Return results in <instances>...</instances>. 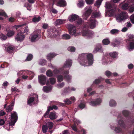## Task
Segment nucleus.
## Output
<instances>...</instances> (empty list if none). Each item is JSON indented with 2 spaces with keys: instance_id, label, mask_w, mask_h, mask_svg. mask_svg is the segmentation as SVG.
Returning <instances> with one entry per match:
<instances>
[{
  "instance_id": "obj_60",
  "label": "nucleus",
  "mask_w": 134,
  "mask_h": 134,
  "mask_svg": "<svg viewBox=\"0 0 134 134\" xmlns=\"http://www.w3.org/2000/svg\"><path fill=\"white\" fill-rule=\"evenodd\" d=\"M0 15L3 16L5 17L7 16L6 13L4 12H0Z\"/></svg>"
},
{
  "instance_id": "obj_16",
  "label": "nucleus",
  "mask_w": 134,
  "mask_h": 134,
  "mask_svg": "<svg viewBox=\"0 0 134 134\" xmlns=\"http://www.w3.org/2000/svg\"><path fill=\"white\" fill-rule=\"evenodd\" d=\"M73 121L74 122V124L71 126V128L74 131H77V130L76 124H77L78 125L81 123V121L75 118L73 119Z\"/></svg>"
},
{
  "instance_id": "obj_11",
  "label": "nucleus",
  "mask_w": 134,
  "mask_h": 134,
  "mask_svg": "<svg viewBox=\"0 0 134 134\" xmlns=\"http://www.w3.org/2000/svg\"><path fill=\"white\" fill-rule=\"evenodd\" d=\"M85 28L92 29V15L91 16L90 20L84 25L83 28L84 29Z\"/></svg>"
},
{
  "instance_id": "obj_62",
  "label": "nucleus",
  "mask_w": 134,
  "mask_h": 134,
  "mask_svg": "<svg viewBox=\"0 0 134 134\" xmlns=\"http://www.w3.org/2000/svg\"><path fill=\"white\" fill-rule=\"evenodd\" d=\"M134 94V90L132 92L129 93V97H133V100H134V97L133 96V95Z\"/></svg>"
},
{
  "instance_id": "obj_61",
  "label": "nucleus",
  "mask_w": 134,
  "mask_h": 134,
  "mask_svg": "<svg viewBox=\"0 0 134 134\" xmlns=\"http://www.w3.org/2000/svg\"><path fill=\"white\" fill-rule=\"evenodd\" d=\"M21 15V13L19 12H18L16 13V16L17 18H19L20 17Z\"/></svg>"
},
{
  "instance_id": "obj_36",
  "label": "nucleus",
  "mask_w": 134,
  "mask_h": 134,
  "mask_svg": "<svg viewBox=\"0 0 134 134\" xmlns=\"http://www.w3.org/2000/svg\"><path fill=\"white\" fill-rule=\"evenodd\" d=\"M102 43L103 45H107L110 43V41L108 39H104L102 41Z\"/></svg>"
},
{
  "instance_id": "obj_28",
  "label": "nucleus",
  "mask_w": 134,
  "mask_h": 134,
  "mask_svg": "<svg viewBox=\"0 0 134 134\" xmlns=\"http://www.w3.org/2000/svg\"><path fill=\"white\" fill-rule=\"evenodd\" d=\"M63 68H62L59 69H55L53 71V72L55 74H57L61 73V72L63 71Z\"/></svg>"
},
{
  "instance_id": "obj_41",
  "label": "nucleus",
  "mask_w": 134,
  "mask_h": 134,
  "mask_svg": "<svg viewBox=\"0 0 134 134\" xmlns=\"http://www.w3.org/2000/svg\"><path fill=\"white\" fill-rule=\"evenodd\" d=\"M67 49L70 52H74L75 51V48L74 47L70 46L68 47Z\"/></svg>"
},
{
  "instance_id": "obj_25",
  "label": "nucleus",
  "mask_w": 134,
  "mask_h": 134,
  "mask_svg": "<svg viewBox=\"0 0 134 134\" xmlns=\"http://www.w3.org/2000/svg\"><path fill=\"white\" fill-rule=\"evenodd\" d=\"M118 53L115 52H111L109 53V56L114 58H116L118 57Z\"/></svg>"
},
{
  "instance_id": "obj_34",
  "label": "nucleus",
  "mask_w": 134,
  "mask_h": 134,
  "mask_svg": "<svg viewBox=\"0 0 134 134\" xmlns=\"http://www.w3.org/2000/svg\"><path fill=\"white\" fill-rule=\"evenodd\" d=\"M7 51L9 53H11L14 51V48L13 46H9L7 47Z\"/></svg>"
},
{
  "instance_id": "obj_20",
  "label": "nucleus",
  "mask_w": 134,
  "mask_h": 134,
  "mask_svg": "<svg viewBox=\"0 0 134 134\" xmlns=\"http://www.w3.org/2000/svg\"><path fill=\"white\" fill-rule=\"evenodd\" d=\"M72 60L68 59L66 60L65 63L64 64V67H70L72 65Z\"/></svg>"
},
{
  "instance_id": "obj_29",
  "label": "nucleus",
  "mask_w": 134,
  "mask_h": 134,
  "mask_svg": "<svg viewBox=\"0 0 134 134\" xmlns=\"http://www.w3.org/2000/svg\"><path fill=\"white\" fill-rule=\"evenodd\" d=\"M53 73L51 70L49 69L47 71L46 75L48 77H51L53 75Z\"/></svg>"
},
{
  "instance_id": "obj_26",
  "label": "nucleus",
  "mask_w": 134,
  "mask_h": 134,
  "mask_svg": "<svg viewBox=\"0 0 134 134\" xmlns=\"http://www.w3.org/2000/svg\"><path fill=\"white\" fill-rule=\"evenodd\" d=\"M14 102H13L7 108L6 111L7 112L11 111L13 109V107L14 104Z\"/></svg>"
},
{
  "instance_id": "obj_22",
  "label": "nucleus",
  "mask_w": 134,
  "mask_h": 134,
  "mask_svg": "<svg viewBox=\"0 0 134 134\" xmlns=\"http://www.w3.org/2000/svg\"><path fill=\"white\" fill-rule=\"evenodd\" d=\"M52 86L50 85L49 86H44L43 87V90L45 92H48L51 90L52 88Z\"/></svg>"
},
{
  "instance_id": "obj_23",
  "label": "nucleus",
  "mask_w": 134,
  "mask_h": 134,
  "mask_svg": "<svg viewBox=\"0 0 134 134\" xmlns=\"http://www.w3.org/2000/svg\"><path fill=\"white\" fill-rule=\"evenodd\" d=\"M56 55L54 53H50L48 54L47 56V59L49 61H51V59L53 58Z\"/></svg>"
},
{
  "instance_id": "obj_3",
  "label": "nucleus",
  "mask_w": 134,
  "mask_h": 134,
  "mask_svg": "<svg viewBox=\"0 0 134 134\" xmlns=\"http://www.w3.org/2000/svg\"><path fill=\"white\" fill-rule=\"evenodd\" d=\"M106 7L108 9L107 11L105 12L107 14H108L110 16H112L115 15L117 12L116 6L114 3H106Z\"/></svg>"
},
{
  "instance_id": "obj_43",
  "label": "nucleus",
  "mask_w": 134,
  "mask_h": 134,
  "mask_svg": "<svg viewBox=\"0 0 134 134\" xmlns=\"http://www.w3.org/2000/svg\"><path fill=\"white\" fill-rule=\"evenodd\" d=\"M64 23V22L63 20L61 19H58L56 20V24L57 25H59Z\"/></svg>"
},
{
  "instance_id": "obj_1",
  "label": "nucleus",
  "mask_w": 134,
  "mask_h": 134,
  "mask_svg": "<svg viewBox=\"0 0 134 134\" xmlns=\"http://www.w3.org/2000/svg\"><path fill=\"white\" fill-rule=\"evenodd\" d=\"M78 61L80 64L84 66H88L92 64V54L83 53L79 57Z\"/></svg>"
},
{
  "instance_id": "obj_49",
  "label": "nucleus",
  "mask_w": 134,
  "mask_h": 134,
  "mask_svg": "<svg viewBox=\"0 0 134 134\" xmlns=\"http://www.w3.org/2000/svg\"><path fill=\"white\" fill-rule=\"evenodd\" d=\"M97 21L94 19H93V29L94 28L97 23Z\"/></svg>"
},
{
  "instance_id": "obj_39",
  "label": "nucleus",
  "mask_w": 134,
  "mask_h": 134,
  "mask_svg": "<svg viewBox=\"0 0 134 134\" xmlns=\"http://www.w3.org/2000/svg\"><path fill=\"white\" fill-rule=\"evenodd\" d=\"M49 80L50 83L52 85L54 84L56 81V79L54 77L50 78H49Z\"/></svg>"
},
{
  "instance_id": "obj_14",
  "label": "nucleus",
  "mask_w": 134,
  "mask_h": 134,
  "mask_svg": "<svg viewBox=\"0 0 134 134\" xmlns=\"http://www.w3.org/2000/svg\"><path fill=\"white\" fill-rule=\"evenodd\" d=\"M92 12L91 9H88L82 15L83 19L87 20V18L90 16Z\"/></svg>"
},
{
  "instance_id": "obj_45",
  "label": "nucleus",
  "mask_w": 134,
  "mask_h": 134,
  "mask_svg": "<svg viewBox=\"0 0 134 134\" xmlns=\"http://www.w3.org/2000/svg\"><path fill=\"white\" fill-rule=\"evenodd\" d=\"M70 36L67 34H63L62 36V38L65 39H68L70 38Z\"/></svg>"
},
{
  "instance_id": "obj_33",
  "label": "nucleus",
  "mask_w": 134,
  "mask_h": 134,
  "mask_svg": "<svg viewBox=\"0 0 134 134\" xmlns=\"http://www.w3.org/2000/svg\"><path fill=\"white\" fill-rule=\"evenodd\" d=\"M84 1L82 0L79 1V3L77 4V5L79 8H81L83 7L84 6Z\"/></svg>"
},
{
  "instance_id": "obj_55",
  "label": "nucleus",
  "mask_w": 134,
  "mask_h": 134,
  "mask_svg": "<svg viewBox=\"0 0 134 134\" xmlns=\"http://www.w3.org/2000/svg\"><path fill=\"white\" fill-rule=\"evenodd\" d=\"M85 107V103H81L79 105V107L81 109H82Z\"/></svg>"
},
{
  "instance_id": "obj_44",
  "label": "nucleus",
  "mask_w": 134,
  "mask_h": 134,
  "mask_svg": "<svg viewBox=\"0 0 134 134\" xmlns=\"http://www.w3.org/2000/svg\"><path fill=\"white\" fill-rule=\"evenodd\" d=\"M48 127L47 126L43 125L42 127V131L43 133H46L48 130Z\"/></svg>"
},
{
  "instance_id": "obj_5",
  "label": "nucleus",
  "mask_w": 134,
  "mask_h": 134,
  "mask_svg": "<svg viewBox=\"0 0 134 134\" xmlns=\"http://www.w3.org/2000/svg\"><path fill=\"white\" fill-rule=\"evenodd\" d=\"M69 19L70 21L71 22L77 20V23L78 25L81 24L82 22V19L79 18L77 15L75 14L71 15V17L69 18Z\"/></svg>"
},
{
  "instance_id": "obj_6",
  "label": "nucleus",
  "mask_w": 134,
  "mask_h": 134,
  "mask_svg": "<svg viewBox=\"0 0 134 134\" xmlns=\"http://www.w3.org/2000/svg\"><path fill=\"white\" fill-rule=\"evenodd\" d=\"M17 114L15 112L11 113V121L9 122V126H14L18 119Z\"/></svg>"
},
{
  "instance_id": "obj_9",
  "label": "nucleus",
  "mask_w": 134,
  "mask_h": 134,
  "mask_svg": "<svg viewBox=\"0 0 134 134\" xmlns=\"http://www.w3.org/2000/svg\"><path fill=\"white\" fill-rule=\"evenodd\" d=\"M47 77L43 75H41L38 76L39 82L41 85H44L46 82Z\"/></svg>"
},
{
  "instance_id": "obj_48",
  "label": "nucleus",
  "mask_w": 134,
  "mask_h": 134,
  "mask_svg": "<svg viewBox=\"0 0 134 134\" xmlns=\"http://www.w3.org/2000/svg\"><path fill=\"white\" fill-rule=\"evenodd\" d=\"M119 31V30L117 29H113L111 30L110 32L112 34H118Z\"/></svg>"
},
{
  "instance_id": "obj_13",
  "label": "nucleus",
  "mask_w": 134,
  "mask_h": 134,
  "mask_svg": "<svg viewBox=\"0 0 134 134\" xmlns=\"http://www.w3.org/2000/svg\"><path fill=\"white\" fill-rule=\"evenodd\" d=\"M38 96L36 93H31L29 96L27 100H38Z\"/></svg>"
},
{
  "instance_id": "obj_47",
  "label": "nucleus",
  "mask_w": 134,
  "mask_h": 134,
  "mask_svg": "<svg viewBox=\"0 0 134 134\" xmlns=\"http://www.w3.org/2000/svg\"><path fill=\"white\" fill-rule=\"evenodd\" d=\"M24 6L26 7L27 9L30 11L31 10V5L28 3H26L25 5Z\"/></svg>"
},
{
  "instance_id": "obj_57",
  "label": "nucleus",
  "mask_w": 134,
  "mask_h": 134,
  "mask_svg": "<svg viewBox=\"0 0 134 134\" xmlns=\"http://www.w3.org/2000/svg\"><path fill=\"white\" fill-rule=\"evenodd\" d=\"M115 131L116 133H119L122 130V129L119 127H116L115 129Z\"/></svg>"
},
{
  "instance_id": "obj_51",
  "label": "nucleus",
  "mask_w": 134,
  "mask_h": 134,
  "mask_svg": "<svg viewBox=\"0 0 134 134\" xmlns=\"http://www.w3.org/2000/svg\"><path fill=\"white\" fill-rule=\"evenodd\" d=\"M64 82H62L57 84V87L59 88H62L64 86Z\"/></svg>"
},
{
  "instance_id": "obj_31",
  "label": "nucleus",
  "mask_w": 134,
  "mask_h": 134,
  "mask_svg": "<svg viewBox=\"0 0 134 134\" xmlns=\"http://www.w3.org/2000/svg\"><path fill=\"white\" fill-rule=\"evenodd\" d=\"M57 81L58 82H60L63 81L64 79V76L61 75L58 76L57 77Z\"/></svg>"
},
{
  "instance_id": "obj_12",
  "label": "nucleus",
  "mask_w": 134,
  "mask_h": 134,
  "mask_svg": "<svg viewBox=\"0 0 134 134\" xmlns=\"http://www.w3.org/2000/svg\"><path fill=\"white\" fill-rule=\"evenodd\" d=\"M48 35L51 37H55L57 35V32L54 29H50L48 31Z\"/></svg>"
},
{
  "instance_id": "obj_4",
  "label": "nucleus",
  "mask_w": 134,
  "mask_h": 134,
  "mask_svg": "<svg viewBox=\"0 0 134 134\" xmlns=\"http://www.w3.org/2000/svg\"><path fill=\"white\" fill-rule=\"evenodd\" d=\"M42 32L40 30H37L35 32V34L32 35L31 38V41L34 42L36 41L41 38Z\"/></svg>"
},
{
  "instance_id": "obj_40",
  "label": "nucleus",
  "mask_w": 134,
  "mask_h": 134,
  "mask_svg": "<svg viewBox=\"0 0 134 134\" xmlns=\"http://www.w3.org/2000/svg\"><path fill=\"white\" fill-rule=\"evenodd\" d=\"M100 14V12H93V17L94 16V18H97L99 17Z\"/></svg>"
},
{
  "instance_id": "obj_30",
  "label": "nucleus",
  "mask_w": 134,
  "mask_h": 134,
  "mask_svg": "<svg viewBox=\"0 0 134 134\" xmlns=\"http://www.w3.org/2000/svg\"><path fill=\"white\" fill-rule=\"evenodd\" d=\"M103 80V79L101 77H99L98 79H96L93 83V86L94 84H97L99 83Z\"/></svg>"
},
{
  "instance_id": "obj_17",
  "label": "nucleus",
  "mask_w": 134,
  "mask_h": 134,
  "mask_svg": "<svg viewBox=\"0 0 134 134\" xmlns=\"http://www.w3.org/2000/svg\"><path fill=\"white\" fill-rule=\"evenodd\" d=\"M56 5L60 7H64L66 6V3L64 0H58Z\"/></svg>"
},
{
  "instance_id": "obj_7",
  "label": "nucleus",
  "mask_w": 134,
  "mask_h": 134,
  "mask_svg": "<svg viewBox=\"0 0 134 134\" xmlns=\"http://www.w3.org/2000/svg\"><path fill=\"white\" fill-rule=\"evenodd\" d=\"M127 13L125 12L121 13L116 16V20L118 22L122 21L123 20L127 19Z\"/></svg>"
},
{
  "instance_id": "obj_37",
  "label": "nucleus",
  "mask_w": 134,
  "mask_h": 134,
  "mask_svg": "<svg viewBox=\"0 0 134 134\" xmlns=\"http://www.w3.org/2000/svg\"><path fill=\"white\" fill-rule=\"evenodd\" d=\"M46 126H47L49 129H52L53 126V124L52 122H48L46 124Z\"/></svg>"
},
{
  "instance_id": "obj_18",
  "label": "nucleus",
  "mask_w": 134,
  "mask_h": 134,
  "mask_svg": "<svg viewBox=\"0 0 134 134\" xmlns=\"http://www.w3.org/2000/svg\"><path fill=\"white\" fill-rule=\"evenodd\" d=\"M82 35L83 36H86L88 37H91L92 33L91 31H90L88 29L84 30L82 32Z\"/></svg>"
},
{
  "instance_id": "obj_15",
  "label": "nucleus",
  "mask_w": 134,
  "mask_h": 134,
  "mask_svg": "<svg viewBox=\"0 0 134 134\" xmlns=\"http://www.w3.org/2000/svg\"><path fill=\"white\" fill-rule=\"evenodd\" d=\"M47 110L44 115V116L46 118L47 116L49 114V113L51 110H53V109L57 110L58 109L57 107L55 105H53L52 106H48V107Z\"/></svg>"
},
{
  "instance_id": "obj_53",
  "label": "nucleus",
  "mask_w": 134,
  "mask_h": 134,
  "mask_svg": "<svg viewBox=\"0 0 134 134\" xmlns=\"http://www.w3.org/2000/svg\"><path fill=\"white\" fill-rule=\"evenodd\" d=\"M0 38L2 40H5L7 39V37L5 35L3 34H1L0 35Z\"/></svg>"
},
{
  "instance_id": "obj_8",
  "label": "nucleus",
  "mask_w": 134,
  "mask_h": 134,
  "mask_svg": "<svg viewBox=\"0 0 134 134\" xmlns=\"http://www.w3.org/2000/svg\"><path fill=\"white\" fill-rule=\"evenodd\" d=\"M68 27L69 34L72 35H76V27L71 24H68Z\"/></svg>"
},
{
  "instance_id": "obj_64",
  "label": "nucleus",
  "mask_w": 134,
  "mask_h": 134,
  "mask_svg": "<svg viewBox=\"0 0 134 134\" xmlns=\"http://www.w3.org/2000/svg\"><path fill=\"white\" fill-rule=\"evenodd\" d=\"M51 11L54 14H56L57 13V11L53 8L51 9Z\"/></svg>"
},
{
  "instance_id": "obj_27",
  "label": "nucleus",
  "mask_w": 134,
  "mask_h": 134,
  "mask_svg": "<svg viewBox=\"0 0 134 134\" xmlns=\"http://www.w3.org/2000/svg\"><path fill=\"white\" fill-rule=\"evenodd\" d=\"M15 33V32L14 31L9 30L7 32V36L8 37H11L14 35Z\"/></svg>"
},
{
  "instance_id": "obj_56",
  "label": "nucleus",
  "mask_w": 134,
  "mask_h": 134,
  "mask_svg": "<svg viewBox=\"0 0 134 134\" xmlns=\"http://www.w3.org/2000/svg\"><path fill=\"white\" fill-rule=\"evenodd\" d=\"M94 102H93V106L99 104L101 103V101H94Z\"/></svg>"
},
{
  "instance_id": "obj_50",
  "label": "nucleus",
  "mask_w": 134,
  "mask_h": 134,
  "mask_svg": "<svg viewBox=\"0 0 134 134\" xmlns=\"http://www.w3.org/2000/svg\"><path fill=\"white\" fill-rule=\"evenodd\" d=\"M71 92L70 89L69 87H66L64 89V92L65 93H68Z\"/></svg>"
},
{
  "instance_id": "obj_35",
  "label": "nucleus",
  "mask_w": 134,
  "mask_h": 134,
  "mask_svg": "<svg viewBox=\"0 0 134 134\" xmlns=\"http://www.w3.org/2000/svg\"><path fill=\"white\" fill-rule=\"evenodd\" d=\"M129 8V4L127 3H124L122 4V9L125 10H127Z\"/></svg>"
},
{
  "instance_id": "obj_63",
  "label": "nucleus",
  "mask_w": 134,
  "mask_h": 134,
  "mask_svg": "<svg viewBox=\"0 0 134 134\" xmlns=\"http://www.w3.org/2000/svg\"><path fill=\"white\" fill-rule=\"evenodd\" d=\"M134 65L132 64H130L128 65V67L130 69H132Z\"/></svg>"
},
{
  "instance_id": "obj_59",
  "label": "nucleus",
  "mask_w": 134,
  "mask_h": 134,
  "mask_svg": "<svg viewBox=\"0 0 134 134\" xmlns=\"http://www.w3.org/2000/svg\"><path fill=\"white\" fill-rule=\"evenodd\" d=\"M35 101H28L27 104L30 105H32L35 104Z\"/></svg>"
},
{
  "instance_id": "obj_10",
  "label": "nucleus",
  "mask_w": 134,
  "mask_h": 134,
  "mask_svg": "<svg viewBox=\"0 0 134 134\" xmlns=\"http://www.w3.org/2000/svg\"><path fill=\"white\" fill-rule=\"evenodd\" d=\"M69 73V71L68 70L64 71L63 72V74L64 75V79H66L68 82H69L70 81L72 78L71 76L70 75H68Z\"/></svg>"
},
{
  "instance_id": "obj_58",
  "label": "nucleus",
  "mask_w": 134,
  "mask_h": 134,
  "mask_svg": "<svg viewBox=\"0 0 134 134\" xmlns=\"http://www.w3.org/2000/svg\"><path fill=\"white\" fill-rule=\"evenodd\" d=\"M122 113L124 116H126L128 115L129 113L127 111L124 110L123 111Z\"/></svg>"
},
{
  "instance_id": "obj_38",
  "label": "nucleus",
  "mask_w": 134,
  "mask_h": 134,
  "mask_svg": "<svg viewBox=\"0 0 134 134\" xmlns=\"http://www.w3.org/2000/svg\"><path fill=\"white\" fill-rule=\"evenodd\" d=\"M102 0H97L96 2V3L94 4V5L98 7V8L99 7L101 4V2Z\"/></svg>"
},
{
  "instance_id": "obj_52",
  "label": "nucleus",
  "mask_w": 134,
  "mask_h": 134,
  "mask_svg": "<svg viewBox=\"0 0 134 134\" xmlns=\"http://www.w3.org/2000/svg\"><path fill=\"white\" fill-rule=\"evenodd\" d=\"M116 103L115 101H110L109 102V105L111 107H114L116 105Z\"/></svg>"
},
{
  "instance_id": "obj_2",
  "label": "nucleus",
  "mask_w": 134,
  "mask_h": 134,
  "mask_svg": "<svg viewBox=\"0 0 134 134\" xmlns=\"http://www.w3.org/2000/svg\"><path fill=\"white\" fill-rule=\"evenodd\" d=\"M16 26V29L19 27H22L21 31L18 33L15 38L16 41L21 42L24 39L25 35L28 34V32L29 33V29L27 26H26L25 24L18 25Z\"/></svg>"
},
{
  "instance_id": "obj_32",
  "label": "nucleus",
  "mask_w": 134,
  "mask_h": 134,
  "mask_svg": "<svg viewBox=\"0 0 134 134\" xmlns=\"http://www.w3.org/2000/svg\"><path fill=\"white\" fill-rule=\"evenodd\" d=\"M41 19V18L40 16L37 18L35 17H34L32 19V21L34 23L38 22L40 21Z\"/></svg>"
},
{
  "instance_id": "obj_21",
  "label": "nucleus",
  "mask_w": 134,
  "mask_h": 134,
  "mask_svg": "<svg viewBox=\"0 0 134 134\" xmlns=\"http://www.w3.org/2000/svg\"><path fill=\"white\" fill-rule=\"evenodd\" d=\"M57 117L55 112H51L49 115V118L52 120L56 119Z\"/></svg>"
},
{
  "instance_id": "obj_19",
  "label": "nucleus",
  "mask_w": 134,
  "mask_h": 134,
  "mask_svg": "<svg viewBox=\"0 0 134 134\" xmlns=\"http://www.w3.org/2000/svg\"><path fill=\"white\" fill-rule=\"evenodd\" d=\"M102 52L103 49L102 45L98 44L94 48L93 52L94 53H96L97 52Z\"/></svg>"
},
{
  "instance_id": "obj_24",
  "label": "nucleus",
  "mask_w": 134,
  "mask_h": 134,
  "mask_svg": "<svg viewBox=\"0 0 134 134\" xmlns=\"http://www.w3.org/2000/svg\"><path fill=\"white\" fill-rule=\"evenodd\" d=\"M129 48L131 49H134V39L131 40H129Z\"/></svg>"
},
{
  "instance_id": "obj_46",
  "label": "nucleus",
  "mask_w": 134,
  "mask_h": 134,
  "mask_svg": "<svg viewBox=\"0 0 134 134\" xmlns=\"http://www.w3.org/2000/svg\"><path fill=\"white\" fill-rule=\"evenodd\" d=\"M33 58V55L31 54H30L28 55L26 59V61H29L31 60Z\"/></svg>"
},
{
  "instance_id": "obj_54",
  "label": "nucleus",
  "mask_w": 134,
  "mask_h": 134,
  "mask_svg": "<svg viewBox=\"0 0 134 134\" xmlns=\"http://www.w3.org/2000/svg\"><path fill=\"white\" fill-rule=\"evenodd\" d=\"M105 75L108 77H109L111 76L112 75V73L109 71L107 70L105 72Z\"/></svg>"
},
{
  "instance_id": "obj_42",
  "label": "nucleus",
  "mask_w": 134,
  "mask_h": 134,
  "mask_svg": "<svg viewBox=\"0 0 134 134\" xmlns=\"http://www.w3.org/2000/svg\"><path fill=\"white\" fill-rule=\"evenodd\" d=\"M124 122L122 119L119 120L118 121L119 125L122 128L124 127Z\"/></svg>"
}]
</instances>
